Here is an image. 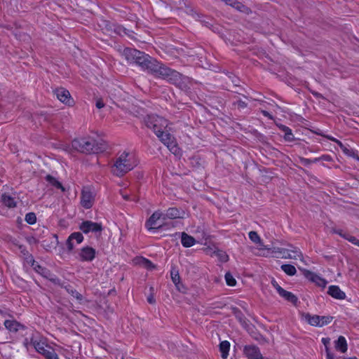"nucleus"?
I'll return each mask as SVG.
<instances>
[{
    "mask_svg": "<svg viewBox=\"0 0 359 359\" xmlns=\"http://www.w3.org/2000/svg\"><path fill=\"white\" fill-rule=\"evenodd\" d=\"M278 293L279 294V295L280 297L284 298L285 300L291 302L292 304H293L294 305L297 304V303L298 302V299L292 292H288V291L284 290L283 288H280V289H278Z\"/></svg>",
    "mask_w": 359,
    "mask_h": 359,
    "instance_id": "nucleus-19",
    "label": "nucleus"
},
{
    "mask_svg": "<svg viewBox=\"0 0 359 359\" xmlns=\"http://www.w3.org/2000/svg\"><path fill=\"white\" fill-rule=\"evenodd\" d=\"M289 250H290V253L292 254V255H295V257H293L292 259H297L299 258L301 260L302 259V258H303L302 254L298 248L290 246V248H289Z\"/></svg>",
    "mask_w": 359,
    "mask_h": 359,
    "instance_id": "nucleus-36",
    "label": "nucleus"
},
{
    "mask_svg": "<svg viewBox=\"0 0 359 359\" xmlns=\"http://www.w3.org/2000/svg\"><path fill=\"white\" fill-rule=\"evenodd\" d=\"M219 351L221 352V357L223 359H226L230 349V343L228 341H223L219 344Z\"/></svg>",
    "mask_w": 359,
    "mask_h": 359,
    "instance_id": "nucleus-27",
    "label": "nucleus"
},
{
    "mask_svg": "<svg viewBox=\"0 0 359 359\" xmlns=\"http://www.w3.org/2000/svg\"><path fill=\"white\" fill-rule=\"evenodd\" d=\"M326 356L327 359H334V355L331 353L330 348H327Z\"/></svg>",
    "mask_w": 359,
    "mask_h": 359,
    "instance_id": "nucleus-46",
    "label": "nucleus"
},
{
    "mask_svg": "<svg viewBox=\"0 0 359 359\" xmlns=\"http://www.w3.org/2000/svg\"><path fill=\"white\" fill-rule=\"evenodd\" d=\"M332 232L336 234L339 235L341 237L345 239L347 233H343L341 229H332Z\"/></svg>",
    "mask_w": 359,
    "mask_h": 359,
    "instance_id": "nucleus-44",
    "label": "nucleus"
},
{
    "mask_svg": "<svg viewBox=\"0 0 359 359\" xmlns=\"http://www.w3.org/2000/svg\"><path fill=\"white\" fill-rule=\"evenodd\" d=\"M79 229L86 234L90 232L94 233H99L100 234L102 231V226L101 223L86 220L80 224Z\"/></svg>",
    "mask_w": 359,
    "mask_h": 359,
    "instance_id": "nucleus-9",
    "label": "nucleus"
},
{
    "mask_svg": "<svg viewBox=\"0 0 359 359\" xmlns=\"http://www.w3.org/2000/svg\"><path fill=\"white\" fill-rule=\"evenodd\" d=\"M233 104L237 105L238 107L241 108V109H244V108L247 107V106H248V104L245 102L240 100H237L236 102H234Z\"/></svg>",
    "mask_w": 359,
    "mask_h": 359,
    "instance_id": "nucleus-42",
    "label": "nucleus"
},
{
    "mask_svg": "<svg viewBox=\"0 0 359 359\" xmlns=\"http://www.w3.org/2000/svg\"><path fill=\"white\" fill-rule=\"evenodd\" d=\"M4 326L11 332H18L23 326L16 320H6Z\"/></svg>",
    "mask_w": 359,
    "mask_h": 359,
    "instance_id": "nucleus-23",
    "label": "nucleus"
},
{
    "mask_svg": "<svg viewBox=\"0 0 359 359\" xmlns=\"http://www.w3.org/2000/svg\"><path fill=\"white\" fill-rule=\"evenodd\" d=\"M321 341L325 346V352H327V348H330V339L329 337H324L321 339Z\"/></svg>",
    "mask_w": 359,
    "mask_h": 359,
    "instance_id": "nucleus-43",
    "label": "nucleus"
},
{
    "mask_svg": "<svg viewBox=\"0 0 359 359\" xmlns=\"http://www.w3.org/2000/svg\"><path fill=\"white\" fill-rule=\"evenodd\" d=\"M54 94L60 102L69 106L73 104L74 100L72 99L71 95L67 89L64 88H57L54 90Z\"/></svg>",
    "mask_w": 359,
    "mask_h": 359,
    "instance_id": "nucleus-13",
    "label": "nucleus"
},
{
    "mask_svg": "<svg viewBox=\"0 0 359 359\" xmlns=\"http://www.w3.org/2000/svg\"><path fill=\"white\" fill-rule=\"evenodd\" d=\"M156 136L172 153L174 154H178L180 149L177 145L174 137L171 134L165 132L163 130L162 132H160L158 134H157Z\"/></svg>",
    "mask_w": 359,
    "mask_h": 359,
    "instance_id": "nucleus-6",
    "label": "nucleus"
},
{
    "mask_svg": "<svg viewBox=\"0 0 359 359\" xmlns=\"http://www.w3.org/2000/svg\"><path fill=\"white\" fill-rule=\"evenodd\" d=\"M60 287H64L66 291L71 294L73 297L76 298L79 301H81L83 299V296L78 291H76L72 286L70 285H64L60 282Z\"/></svg>",
    "mask_w": 359,
    "mask_h": 359,
    "instance_id": "nucleus-22",
    "label": "nucleus"
},
{
    "mask_svg": "<svg viewBox=\"0 0 359 359\" xmlns=\"http://www.w3.org/2000/svg\"><path fill=\"white\" fill-rule=\"evenodd\" d=\"M1 201L5 206L9 208H15L16 206V202L14 198L6 194L1 195Z\"/></svg>",
    "mask_w": 359,
    "mask_h": 359,
    "instance_id": "nucleus-24",
    "label": "nucleus"
},
{
    "mask_svg": "<svg viewBox=\"0 0 359 359\" xmlns=\"http://www.w3.org/2000/svg\"><path fill=\"white\" fill-rule=\"evenodd\" d=\"M248 235H249V238L251 240V241L255 244H259L261 249H266V250L270 249L267 246L264 245L259 236L258 235V233L256 231H251L249 232Z\"/></svg>",
    "mask_w": 359,
    "mask_h": 359,
    "instance_id": "nucleus-25",
    "label": "nucleus"
},
{
    "mask_svg": "<svg viewBox=\"0 0 359 359\" xmlns=\"http://www.w3.org/2000/svg\"><path fill=\"white\" fill-rule=\"evenodd\" d=\"M93 203L94 196L93 193L88 189H83L81 196V205L86 209H89L93 206Z\"/></svg>",
    "mask_w": 359,
    "mask_h": 359,
    "instance_id": "nucleus-15",
    "label": "nucleus"
},
{
    "mask_svg": "<svg viewBox=\"0 0 359 359\" xmlns=\"http://www.w3.org/2000/svg\"><path fill=\"white\" fill-rule=\"evenodd\" d=\"M326 137H327L328 140H331V141H332V142H335L337 141V139H336V138H334V137H332V136H329V135H327V136H326Z\"/></svg>",
    "mask_w": 359,
    "mask_h": 359,
    "instance_id": "nucleus-53",
    "label": "nucleus"
},
{
    "mask_svg": "<svg viewBox=\"0 0 359 359\" xmlns=\"http://www.w3.org/2000/svg\"><path fill=\"white\" fill-rule=\"evenodd\" d=\"M334 348L337 351L343 353L347 351L348 345L344 337L339 336L338 337L337 340L334 341Z\"/></svg>",
    "mask_w": 359,
    "mask_h": 359,
    "instance_id": "nucleus-20",
    "label": "nucleus"
},
{
    "mask_svg": "<svg viewBox=\"0 0 359 359\" xmlns=\"http://www.w3.org/2000/svg\"><path fill=\"white\" fill-rule=\"evenodd\" d=\"M25 221L29 224H34L36 222V217L35 213L29 212L25 215Z\"/></svg>",
    "mask_w": 359,
    "mask_h": 359,
    "instance_id": "nucleus-37",
    "label": "nucleus"
},
{
    "mask_svg": "<svg viewBox=\"0 0 359 359\" xmlns=\"http://www.w3.org/2000/svg\"><path fill=\"white\" fill-rule=\"evenodd\" d=\"M96 255V250L90 246L83 247L79 252L76 258L81 262H92Z\"/></svg>",
    "mask_w": 359,
    "mask_h": 359,
    "instance_id": "nucleus-10",
    "label": "nucleus"
},
{
    "mask_svg": "<svg viewBox=\"0 0 359 359\" xmlns=\"http://www.w3.org/2000/svg\"><path fill=\"white\" fill-rule=\"evenodd\" d=\"M327 294L332 297L337 299H344L346 298V294L344 292L339 286L330 285L328 287Z\"/></svg>",
    "mask_w": 359,
    "mask_h": 359,
    "instance_id": "nucleus-17",
    "label": "nucleus"
},
{
    "mask_svg": "<svg viewBox=\"0 0 359 359\" xmlns=\"http://www.w3.org/2000/svg\"><path fill=\"white\" fill-rule=\"evenodd\" d=\"M307 278H309L311 281L316 283L318 286L323 287H325L327 284V281L324 278H322L319 276L311 272H309Z\"/></svg>",
    "mask_w": 359,
    "mask_h": 359,
    "instance_id": "nucleus-26",
    "label": "nucleus"
},
{
    "mask_svg": "<svg viewBox=\"0 0 359 359\" xmlns=\"http://www.w3.org/2000/svg\"><path fill=\"white\" fill-rule=\"evenodd\" d=\"M271 284L274 287V288L276 290V291L278 292V289H280V288H282L278 284V283L275 280H273L271 281Z\"/></svg>",
    "mask_w": 359,
    "mask_h": 359,
    "instance_id": "nucleus-49",
    "label": "nucleus"
},
{
    "mask_svg": "<svg viewBox=\"0 0 359 359\" xmlns=\"http://www.w3.org/2000/svg\"><path fill=\"white\" fill-rule=\"evenodd\" d=\"M53 238L55 240V245H57L58 243L57 236L56 234H53Z\"/></svg>",
    "mask_w": 359,
    "mask_h": 359,
    "instance_id": "nucleus-54",
    "label": "nucleus"
},
{
    "mask_svg": "<svg viewBox=\"0 0 359 359\" xmlns=\"http://www.w3.org/2000/svg\"><path fill=\"white\" fill-rule=\"evenodd\" d=\"M281 269L289 276H293L297 273L295 267L291 264H283Z\"/></svg>",
    "mask_w": 359,
    "mask_h": 359,
    "instance_id": "nucleus-32",
    "label": "nucleus"
},
{
    "mask_svg": "<svg viewBox=\"0 0 359 359\" xmlns=\"http://www.w3.org/2000/svg\"><path fill=\"white\" fill-rule=\"evenodd\" d=\"M305 319L311 325L320 327V316H311L310 314H306L305 316Z\"/></svg>",
    "mask_w": 359,
    "mask_h": 359,
    "instance_id": "nucleus-29",
    "label": "nucleus"
},
{
    "mask_svg": "<svg viewBox=\"0 0 359 359\" xmlns=\"http://www.w3.org/2000/svg\"><path fill=\"white\" fill-rule=\"evenodd\" d=\"M123 197L125 199H126V200H127V199H128V196H124V195H123Z\"/></svg>",
    "mask_w": 359,
    "mask_h": 359,
    "instance_id": "nucleus-56",
    "label": "nucleus"
},
{
    "mask_svg": "<svg viewBox=\"0 0 359 359\" xmlns=\"http://www.w3.org/2000/svg\"><path fill=\"white\" fill-rule=\"evenodd\" d=\"M143 119L146 126L152 129L156 135L162 132L168 126V120L155 114L147 115Z\"/></svg>",
    "mask_w": 359,
    "mask_h": 359,
    "instance_id": "nucleus-5",
    "label": "nucleus"
},
{
    "mask_svg": "<svg viewBox=\"0 0 359 359\" xmlns=\"http://www.w3.org/2000/svg\"><path fill=\"white\" fill-rule=\"evenodd\" d=\"M243 353L248 359H264L259 348L255 345L245 346Z\"/></svg>",
    "mask_w": 359,
    "mask_h": 359,
    "instance_id": "nucleus-14",
    "label": "nucleus"
},
{
    "mask_svg": "<svg viewBox=\"0 0 359 359\" xmlns=\"http://www.w3.org/2000/svg\"><path fill=\"white\" fill-rule=\"evenodd\" d=\"M72 147L83 154H96L105 150L102 142H97L91 137L75 139L72 141Z\"/></svg>",
    "mask_w": 359,
    "mask_h": 359,
    "instance_id": "nucleus-2",
    "label": "nucleus"
},
{
    "mask_svg": "<svg viewBox=\"0 0 359 359\" xmlns=\"http://www.w3.org/2000/svg\"><path fill=\"white\" fill-rule=\"evenodd\" d=\"M46 180L52 186L57 189H60L62 191H65V188L63 187L62 184L59 181H57L54 177L51 176L50 175H47L46 176Z\"/></svg>",
    "mask_w": 359,
    "mask_h": 359,
    "instance_id": "nucleus-28",
    "label": "nucleus"
},
{
    "mask_svg": "<svg viewBox=\"0 0 359 359\" xmlns=\"http://www.w3.org/2000/svg\"><path fill=\"white\" fill-rule=\"evenodd\" d=\"M213 253L222 262H226L229 259L227 254L222 250H215Z\"/></svg>",
    "mask_w": 359,
    "mask_h": 359,
    "instance_id": "nucleus-33",
    "label": "nucleus"
},
{
    "mask_svg": "<svg viewBox=\"0 0 359 359\" xmlns=\"http://www.w3.org/2000/svg\"><path fill=\"white\" fill-rule=\"evenodd\" d=\"M345 239L353 243V245H357L359 247V240L353 236H351L350 234L347 233L346 236L345 237Z\"/></svg>",
    "mask_w": 359,
    "mask_h": 359,
    "instance_id": "nucleus-41",
    "label": "nucleus"
},
{
    "mask_svg": "<svg viewBox=\"0 0 359 359\" xmlns=\"http://www.w3.org/2000/svg\"><path fill=\"white\" fill-rule=\"evenodd\" d=\"M30 343L35 350L42 354L46 359H50L57 354L53 349H47L44 342L39 341L33 337L31 339Z\"/></svg>",
    "mask_w": 359,
    "mask_h": 359,
    "instance_id": "nucleus-8",
    "label": "nucleus"
},
{
    "mask_svg": "<svg viewBox=\"0 0 359 359\" xmlns=\"http://www.w3.org/2000/svg\"><path fill=\"white\" fill-rule=\"evenodd\" d=\"M273 252L280 253L282 255V258L291 259L295 257V255H292V254L290 253L289 248H274Z\"/></svg>",
    "mask_w": 359,
    "mask_h": 359,
    "instance_id": "nucleus-31",
    "label": "nucleus"
},
{
    "mask_svg": "<svg viewBox=\"0 0 359 359\" xmlns=\"http://www.w3.org/2000/svg\"><path fill=\"white\" fill-rule=\"evenodd\" d=\"M165 67V65L149 57V60H147L143 70H147L148 72L160 77L161 76V72H163V69H164Z\"/></svg>",
    "mask_w": 359,
    "mask_h": 359,
    "instance_id": "nucleus-7",
    "label": "nucleus"
},
{
    "mask_svg": "<svg viewBox=\"0 0 359 359\" xmlns=\"http://www.w3.org/2000/svg\"><path fill=\"white\" fill-rule=\"evenodd\" d=\"M50 359H60L57 354H56L53 358H50Z\"/></svg>",
    "mask_w": 359,
    "mask_h": 359,
    "instance_id": "nucleus-55",
    "label": "nucleus"
},
{
    "mask_svg": "<svg viewBox=\"0 0 359 359\" xmlns=\"http://www.w3.org/2000/svg\"><path fill=\"white\" fill-rule=\"evenodd\" d=\"M104 106V102H102V100H97V102H96V107H97V108L101 109Z\"/></svg>",
    "mask_w": 359,
    "mask_h": 359,
    "instance_id": "nucleus-48",
    "label": "nucleus"
},
{
    "mask_svg": "<svg viewBox=\"0 0 359 359\" xmlns=\"http://www.w3.org/2000/svg\"><path fill=\"white\" fill-rule=\"evenodd\" d=\"M181 217H182V212L177 208H170L164 213L163 212V220H165L166 219H172Z\"/></svg>",
    "mask_w": 359,
    "mask_h": 359,
    "instance_id": "nucleus-18",
    "label": "nucleus"
},
{
    "mask_svg": "<svg viewBox=\"0 0 359 359\" xmlns=\"http://www.w3.org/2000/svg\"><path fill=\"white\" fill-rule=\"evenodd\" d=\"M338 145L339 147L344 151L346 152L347 149L345 147V146L342 144V142L338 140H337V141L335 142Z\"/></svg>",
    "mask_w": 359,
    "mask_h": 359,
    "instance_id": "nucleus-47",
    "label": "nucleus"
},
{
    "mask_svg": "<svg viewBox=\"0 0 359 359\" xmlns=\"http://www.w3.org/2000/svg\"><path fill=\"white\" fill-rule=\"evenodd\" d=\"M123 56L129 63H135L142 69L146 65L147 60H149V55L138 50L126 48L123 51Z\"/></svg>",
    "mask_w": 359,
    "mask_h": 359,
    "instance_id": "nucleus-4",
    "label": "nucleus"
},
{
    "mask_svg": "<svg viewBox=\"0 0 359 359\" xmlns=\"http://www.w3.org/2000/svg\"><path fill=\"white\" fill-rule=\"evenodd\" d=\"M225 280L226 284L229 286H234L236 284V279L233 277V276L230 273H226L225 274Z\"/></svg>",
    "mask_w": 359,
    "mask_h": 359,
    "instance_id": "nucleus-38",
    "label": "nucleus"
},
{
    "mask_svg": "<svg viewBox=\"0 0 359 359\" xmlns=\"http://www.w3.org/2000/svg\"><path fill=\"white\" fill-rule=\"evenodd\" d=\"M332 320L331 316H320V327H323L329 324Z\"/></svg>",
    "mask_w": 359,
    "mask_h": 359,
    "instance_id": "nucleus-40",
    "label": "nucleus"
},
{
    "mask_svg": "<svg viewBox=\"0 0 359 359\" xmlns=\"http://www.w3.org/2000/svg\"><path fill=\"white\" fill-rule=\"evenodd\" d=\"M319 161H320V158H314L313 160H311V159H309V158H303V157H301L299 158V162L302 165H304L305 166H308V165H309L312 163H317Z\"/></svg>",
    "mask_w": 359,
    "mask_h": 359,
    "instance_id": "nucleus-39",
    "label": "nucleus"
},
{
    "mask_svg": "<svg viewBox=\"0 0 359 359\" xmlns=\"http://www.w3.org/2000/svg\"><path fill=\"white\" fill-rule=\"evenodd\" d=\"M171 278L172 282L175 285H177L178 283H180V277L179 275V272L175 269H172L170 272Z\"/></svg>",
    "mask_w": 359,
    "mask_h": 359,
    "instance_id": "nucleus-35",
    "label": "nucleus"
},
{
    "mask_svg": "<svg viewBox=\"0 0 359 359\" xmlns=\"http://www.w3.org/2000/svg\"><path fill=\"white\" fill-rule=\"evenodd\" d=\"M139 264L148 269H152L155 268V266L150 260L144 257H141L140 259Z\"/></svg>",
    "mask_w": 359,
    "mask_h": 359,
    "instance_id": "nucleus-34",
    "label": "nucleus"
},
{
    "mask_svg": "<svg viewBox=\"0 0 359 359\" xmlns=\"http://www.w3.org/2000/svg\"><path fill=\"white\" fill-rule=\"evenodd\" d=\"M147 301L149 304H154L155 303V299H154V297L153 295H150L147 297Z\"/></svg>",
    "mask_w": 359,
    "mask_h": 359,
    "instance_id": "nucleus-50",
    "label": "nucleus"
},
{
    "mask_svg": "<svg viewBox=\"0 0 359 359\" xmlns=\"http://www.w3.org/2000/svg\"><path fill=\"white\" fill-rule=\"evenodd\" d=\"M160 219L163 220V212L159 211L154 212L147 221L146 227L149 231H155L156 229H158L161 227V225L156 226L157 222Z\"/></svg>",
    "mask_w": 359,
    "mask_h": 359,
    "instance_id": "nucleus-12",
    "label": "nucleus"
},
{
    "mask_svg": "<svg viewBox=\"0 0 359 359\" xmlns=\"http://www.w3.org/2000/svg\"><path fill=\"white\" fill-rule=\"evenodd\" d=\"M74 241H75L77 244L81 243L83 241L82 233L81 232H74L70 234L66 242L67 248L69 251H72L74 249Z\"/></svg>",
    "mask_w": 359,
    "mask_h": 359,
    "instance_id": "nucleus-16",
    "label": "nucleus"
},
{
    "mask_svg": "<svg viewBox=\"0 0 359 359\" xmlns=\"http://www.w3.org/2000/svg\"><path fill=\"white\" fill-rule=\"evenodd\" d=\"M137 162L135 155L128 151H123L116 158L111 167V172L117 177H122L132 170Z\"/></svg>",
    "mask_w": 359,
    "mask_h": 359,
    "instance_id": "nucleus-1",
    "label": "nucleus"
},
{
    "mask_svg": "<svg viewBox=\"0 0 359 359\" xmlns=\"http://www.w3.org/2000/svg\"><path fill=\"white\" fill-rule=\"evenodd\" d=\"M319 158L320 159H323V160H325V161H330V157L329 156H321Z\"/></svg>",
    "mask_w": 359,
    "mask_h": 359,
    "instance_id": "nucleus-52",
    "label": "nucleus"
},
{
    "mask_svg": "<svg viewBox=\"0 0 359 359\" xmlns=\"http://www.w3.org/2000/svg\"><path fill=\"white\" fill-rule=\"evenodd\" d=\"M161 78L166 79L170 83H172L182 90H187L189 88L190 79L180 72L165 67L161 72Z\"/></svg>",
    "mask_w": 359,
    "mask_h": 359,
    "instance_id": "nucleus-3",
    "label": "nucleus"
},
{
    "mask_svg": "<svg viewBox=\"0 0 359 359\" xmlns=\"http://www.w3.org/2000/svg\"><path fill=\"white\" fill-rule=\"evenodd\" d=\"M20 249L21 252H22L23 255H28V254H29V253H28V251L26 250V248H25L24 246L20 245Z\"/></svg>",
    "mask_w": 359,
    "mask_h": 359,
    "instance_id": "nucleus-51",
    "label": "nucleus"
},
{
    "mask_svg": "<svg viewBox=\"0 0 359 359\" xmlns=\"http://www.w3.org/2000/svg\"><path fill=\"white\" fill-rule=\"evenodd\" d=\"M279 128L285 133L284 138L287 141H292L294 140V135L292 133V130L286 126L280 125Z\"/></svg>",
    "mask_w": 359,
    "mask_h": 359,
    "instance_id": "nucleus-30",
    "label": "nucleus"
},
{
    "mask_svg": "<svg viewBox=\"0 0 359 359\" xmlns=\"http://www.w3.org/2000/svg\"><path fill=\"white\" fill-rule=\"evenodd\" d=\"M196 242V241L193 236H189L185 232L182 233L181 243L184 248H190L195 245Z\"/></svg>",
    "mask_w": 359,
    "mask_h": 359,
    "instance_id": "nucleus-21",
    "label": "nucleus"
},
{
    "mask_svg": "<svg viewBox=\"0 0 359 359\" xmlns=\"http://www.w3.org/2000/svg\"><path fill=\"white\" fill-rule=\"evenodd\" d=\"M261 112H262V114L264 116L267 117V118H269L270 120H273V116L270 113H269L267 111H266V110H262V111H261Z\"/></svg>",
    "mask_w": 359,
    "mask_h": 359,
    "instance_id": "nucleus-45",
    "label": "nucleus"
},
{
    "mask_svg": "<svg viewBox=\"0 0 359 359\" xmlns=\"http://www.w3.org/2000/svg\"><path fill=\"white\" fill-rule=\"evenodd\" d=\"M32 266L34 267L36 272L40 273L44 278L48 279L50 281H51L55 285H60V280L56 276L51 273L50 271L47 269L41 266L37 263H35L34 260H33Z\"/></svg>",
    "mask_w": 359,
    "mask_h": 359,
    "instance_id": "nucleus-11",
    "label": "nucleus"
}]
</instances>
